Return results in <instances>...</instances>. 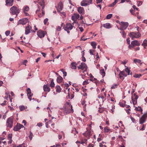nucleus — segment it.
<instances>
[{"label":"nucleus","instance_id":"4","mask_svg":"<svg viewBox=\"0 0 147 147\" xmlns=\"http://www.w3.org/2000/svg\"><path fill=\"white\" fill-rule=\"evenodd\" d=\"M129 36L132 40H134L135 38H138L141 36V34L138 32H131L129 33Z\"/></svg>","mask_w":147,"mask_h":147},{"label":"nucleus","instance_id":"16","mask_svg":"<svg viewBox=\"0 0 147 147\" xmlns=\"http://www.w3.org/2000/svg\"><path fill=\"white\" fill-rule=\"evenodd\" d=\"M63 8V6L62 3L61 2H60L58 4V7H57L58 11L60 12V11L62 10Z\"/></svg>","mask_w":147,"mask_h":147},{"label":"nucleus","instance_id":"59","mask_svg":"<svg viewBox=\"0 0 147 147\" xmlns=\"http://www.w3.org/2000/svg\"><path fill=\"white\" fill-rule=\"evenodd\" d=\"M126 36V34L125 33V32L124 31H123L122 32V36L124 38H125Z\"/></svg>","mask_w":147,"mask_h":147},{"label":"nucleus","instance_id":"47","mask_svg":"<svg viewBox=\"0 0 147 147\" xmlns=\"http://www.w3.org/2000/svg\"><path fill=\"white\" fill-rule=\"evenodd\" d=\"M61 70L63 73V76L64 77L66 76H67V72L66 71H64L63 69H61Z\"/></svg>","mask_w":147,"mask_h":147},{"label":"nucleus","instance_id":"64","mask_svg":"<svg viewBox=\"0 0 147 147\" xmlns=\"http://www.w3.org/2000/svg\"><path fill=\"white\" fill-rule=\"evenodd\" d=\"M65 88L66 89H67L68 88L69 86V85L67 84H65Z\"/></svg>","mask_w":147,"mask_h":147},{"label":"nucleus","instance_id":"60","mask_svg":"<svg viewBox=\"0 0 147 147\" xmlns=\"http://www.w3.org/2000/svg\"><path fill=\"white\" fill-rule=\"evenodd\" d=\"M48 19L47 18L45 19L44 21V22L45 24H46L47 22H48Z\"/></svg>","mask_w":147,"mask_h":147},{"label":"nucleus","instance_id":"1","mask_svg":"<svg viewBox=\"0 0 147 147\" xmlns=\"http://www.w3.org/2000/svg\"><path fill=\"white\" fill-rule=\"evenodd\" d=\"M74 110L72 109V106L71 105L69 102H67L65 105L64 113L66 114L70 113H73Z\"/></svg>","mask_w":147,"mask_h":147},{"label":"nucleus","instance_id":"25","mask_svg":"<svg viewBox=\"0 0 147 147\" xmlns=\"http://www.w3.org/2000/svg\"><path fill=\"white\" fill-rule=\"evenodd\" d=\"M103 26L107 28H110L111 27V24L108 23L104 24L103 25Z\"/></svg>","mask_w":147,"mask_h":147},{"label":"nucleus","instance_id":"34","mask_svg":"<svg viewBox=\"0 0 147 147\" xmlns=\"http://www.w3.org/2000/svg\"><path fill=\"white\" fill-rule=\"evenodd\" d=\"M55 86V84L53 82V80H51V84H50V87L52 88L54 87Z\"/></svg>","mask_w":147,"mask_h":147},{"label":"nucleus","instance_id":"23","mask_svg":"<svg viewBox=\"0 0 147 147\" xmlns=\"http://www.w3.org/2000/svg\"><path fill=\"white\" fill-rule=\"evenodd\" d=\"M136 93H134V95H132L131 97V100H137L138 98V95H136Z\"/></svg>","mask_w":147,"mask_h":147},{"label":"nucleus","instance_id":"54","mask_svg":"<svg viewBox=\"0 0 147 147\" xmlns=\"http://www.w3.org/2000/svg\"><path fill=\"white\" fill-rule=\"evenodd\" d=\"M12 134H9L7 138L8 140L12 139Z\"/></svg>","mask_w":147,"mask_h":147},{"label":"nucleus","instance_id":"48","mask_svg":"<svg viewBox=\"0 0 147 147\" xmlns=\"http://www.w3.org/2000/svg\"><path fill=\"white\" fill-rule=\"evenodd\" d=\"M87 141V140L86 139H84L83 140H82L81 141V144H83L84 143H86Z\"/></svg>","mask_w":147,"mask_h":147},{"label":"nucleus","instance_id":"21","mask_svg":"<svg viewBox=\"0 0 147 147\" xmlns=\"http://www.w3.org/2000/svg\"><path fill=\"white\" fill-rule=\"evenodd\" d=\"M89 5V3H88L87 1L84 0L82 1L81 3V5L82 6H85Z\"/></svg>","mask_w":147,"mask_h":147},{"label":"nucleus","instance_id":"51","mask_svg":"<svg viewBox=\"0 0 147 147\" xmlns=\"http://www.w3.org/2000/svg\"><path fill=\"white\" fill-rule=\"evenodd\" d=\"M13 147H25V146L23 144H21L18 146H14Z\"/></svg>","mask_w":147,"mask_h":147},{"label":"nucleus","instance_id":"12","mask_svg":"<svg viewBox=\"0 0 147 147\" xmlns=\"http://www.w3.org/2000/svg\"><path fill=\"white\" fill-rule=\"evenodd\" d=\"M24 127V126L20 123H17V124L13 128V130L15 131H17L20 129L21 128Z\"/></svg>","mask_w":147,"mask_h":147},{"label":"nucleus","instance_id":"7","mask_svg":"<svg viewBox=\"0 0 147 147\" xmlns=\"http://www.w3.org/2000/svg\"><path fill=\"white\" fill-rule=\"evenodd\" d=\"M147 118V111L141 117L139 120V123L143 124L146 121V118Z\"/></svg>","mask_w":147,"mask_h":147},{"label":"nucleus","instance_id":"62","mask_svg":"<svg viewBox=\"0 0 147 147\" xmlns=\"http://www.w3.org/2000/svg\"><path fill=\"white\" fill-rule=\"evenodd\" d=\"M85 101L84 100H83L81 101V104L82 105H84L85 104Z\"/></svg>","mask_w":147,"mask_h":147},{"label":"nucleus","instance_id":"24","mask_svg":"<svg viewBox=\"0 0 147 147\" xmlns=\"http://www.w3.org/2000/svg\"><path fill=\"white\" fill-rule=\"evenodd\" d=\"M77 64L76 62H73L71 64V68L72 69H76V65Z\"/></svg>","mask_w":147,"mask_h":147},{"label":"nucleus","instance_id":"13","mask_svg":"<svg viewBox=\"0 0 147 147\" xmlns=\"http://www.w3.org/2000/svg\"><path fill=\"white\" fill-rule=\"evenodd\" d=\"M46 32L44 31L39 30L37 32L38 36L40 38L44 37Z\"/></svg>","mask_w":147,"mask_h":147},{"label":"nucleus","instance_id":"45","mask_svg":"<svg viewBox=\"0 0 147 147\" xmlns=\"http://www.w3.org/2000/svg\"><path fill=\"white\" fill-rule=\"evenodd\" d=\"M132 101L133 104L134 105V107H135V105L137 103V100H131Z\"/></svg>","mask_w":147,"mask_h":147},{"label":"nucleus","instance_id":"5","mask_svg":"<svg viewBox=\"0 0 147 147\" xmlns=\"http://www.w3.org/2000/svg\"><path fill=\"white\" fill-rule=\"evenodd\" d=\"M13 117L12 116L7 119L6 121V126L10 128H11L13 126Z\"/></svg>","mask_w":147,"mask_h":147},{"label":"nucleus","instance_id":"32","mask_svg":"<svg viewBox=\"0 0 147 147\" xmlns=\"http://www.w3.org/2000/svg\"><path fill=\"white\" fill-rule=\"evenodd\" d=\"M142 45L144 46V48H146L147 46V40H144L142 44Z\"/></svg>","mask_w":147,"mask_h":147},{"label":"nucleus","instance_id":"31","mask_svg":"<svg viewBox=\"0 0 147 147\" xmlns=\"http://www.w3.org/2000/svg\"><path fill=\"white\" fill-rule=\"evenodd\" d=\"M135 110L137 111H139L140 112H142V109L141 107H135Z\"/></svg>","mask_w":147,"mask_h":147},{"label":"nucleus","instance_id":"43","mask_svg":"<svg viewBox=\"0 0 147 147\" xmlns=\"http://www.w3.org/2000/svg\"><path fill=\"white\" fill-rule=\"evenodd\" d=\"M29 8L28 6H26L24 9V12L28 11H29Z\"/></svg>","mask_w":147,"mask_h":147},{"label":"nucleus","instance_id":"29","mask_svg":"<svg viewBox=\"0 0 147 147\" xmlns=\"http://www.w3.org/2000/svg\"><path fill=\"white\" fill-rule=\"evenodd\" d=\"M134 62L136 64L137 63H140L141 65L142 64L141 61L140 59H135L134 60Z\"/></svg>","mask_w":147,"mask_h":147},{"label":"nucleus","instance_id":"58","mask_svg":"<svg viewBox=\"0 0 147 147\" xmlns=\"http://www.w3.org/2000/svg\"><path fill=\"white\" fill-rule=\"evenodd\" d=\"M142 3V2L141 1H140L138 2V3L137 5L138 6H139L140 5H141Z\"/></svg>","mask_w":147,"mask_h":147},{"label":"nucleus","instance_id":"46","mask_svg":"<svg viewBox=\"0 0 147 147\" xmlns=\"http://www.w3.org/2000/svg\"><path fill=\"white\" fill-rule=\"evenodd\" d=\"M125 70V72L127 73L128 75L130 74V71L128 67H127L126 68Z\"/></svg>","mask_w":147,"mask_h":147},{"label":"nucleus","instance_id":"30","mask_svg":"<svg viewBox=\"0 0 147 147\" xmlns=\"http://www.w3.org/2000/svg\"><path fill=\"white\" fill-rule=\"evenodd\" d=\"M146 125L142 124V125L140 126L139 127L140 130L143 131L145 129Z\"/></svg>","mask_w":147,"mask_h":147},{"label":"nucleus","instance_id":"39","mask_svg":"<svg viewBox=\"0 0 147 147\" xmlns=\"http://www.w3.org/2000/svg\"><path fill=\"white\" fill-rule=\"evenodd\" d=\"M104 130L105 133H107L109 132L110 129L108 128V127H107L104 128Z\"/></svg>","mask_w":147,"mask_h":147},{"label":"nucleus","instance_id":"35","mask_svg":"<svg viewBox=\"0 0 147 147\" xmlns=\"http://www.w3.org/2000/svg\"><path fill=\"white\" fill-rule=\"evenodd\" d=\"M56 91L58 92H60L61 91V88L59 86H57L56 87Z\"/></svg>","mask_w":147,"mask_h":147},{"label":"nucleus","instance_id":"9","mask_svg":"<svg viewBox=\"0 0 147 147\" xmlns=\"http://www.w3.org/2000/svg\"><path fill=\"white\" fill-rule=\"evenodd\" d=\"M74 22L73 23V25L70 23H67L65 26L64 27V30H67L68 29L69 30H71L72 29L73 27V24Z\"/></svg>","mask_w":147,"mask_h":147},{"label":"nucleus","instance_id":"8","mask_svg":"<svg viewBox=\"0 0 147 147\" xmlns=\"http://www.w3.org/2000/svg\"><path fill=\"white\" fill-rule=\"evenodd\" d=\"M106 96V94L105 92H104L99 95L98 97L100 100L102 101V102H103L106 99L105 98Z\"/></svg>","mask_w":147,"mask_h":147},{"label":"nucleus","instance_id":"20","mask_svg":"<svg viewBox=\"0 0 147 147\" xmlns=\"http://www.w3.org/2000/svg\"><path fill=\"white\" fill-rule=\"evenodd\" d=\"M131 44L134 46V47L135 46H139L140 45L139 42L136 40L133 41L131 42Z\"/></svg>","mask_w":147,"mask_h":147},{"label":"nucleus","instance_id":"40","mask_svg":"<svg viewBox=\"0 0 147 147\" xmlns=\"http://www.w3.org/2000/svg\"><path fill=\"white\" fill-rule=\"evenodd\" d=\"M117 0H115V1L114 2H113V3L110 5V7L113 6L114 5H115V4L117 3Z\"/></svg>","mask_w":147,"mask_h":147},{"label":"nucleus","instance_id":"14","mask_svg":"<svg viewBox=\"0 0 147 147\" xmlns=\"http://www.w3.org/2000/svg\"><path fill=\"white\" fill-rule=\"evenodd\" d=\"M92 134L91 131L90 130H87L85 133L83 134V135L88 139L90 138Z\"/></svg>","mask_w":147,"mask_h":147},{"label":"nucleus","instance_id":"27","mask_svg":"<svg viewBox=\"0 0 147 147\" xmlns=\"http://www.w3.org/2000/svg\"><path fill=\"white\" fill-rule=\"evenodd\" d=\"M106 144L105 142L102 141V142L99 143V146L100 147H107L105 145Z\"/></svg>","mask_w":147,"mask_h":147},{"label":"nucleus","instance_id":"63","mask_svg":"<svg viewBox=\"0 0 147 147\" xmlns=\"http://www.w3.org/2000/svg\"><path fill=\"white\" fill-rule=\"evenodd\" d=\"M61 27L60 26H58L57 28V30L59 31L61 30Z\"/></svg>","mask_w":147,"mask_h":147},{"label":"nucleus","instance_id":"61","mask_svg":"<svg viewBox=\"0 0 147 147\" xmlns=\"http://www.w3.org/2000/svg\"><path fill=\"white\" fill-rule=\"evenodd\" d=\"M117 85L116 84H115V85H113L111 87V88L112 89H115V88H117Z\"/></svg>","mask_w":147,"mask_h":147},{"label":"nucleus","instance_id":"49","mask_svg":"<svg viewBox=\"0 0 147 147\" xmlns=\"http://www.w3.org/2000/svg\"><path fill=\"white\" fill-rule=\"evenodd\" d=\"M112 16V14H108L106 18L107 19H110V18H111Z\"/></svg>","mask_w":147,"mask_h":147},{"label":"nucleus","instance_id":"10","mask_svg":"<svg viewBox=\"0 0 147 147\" xmlns=\"http://www.w3.org/2000/svg\"><path fill=\"white\" fill-rule=\"evenodd\" d=\"M78 68L79 69H80L82 70H84V71L86 70L87 68V66L85 63L82 62L81 63V65L78 67Z\"/></svg>","mask_w":147,"mask_h":147},{"label":"nucleus","instance_id":"15","mask_svg":"<svg viewBox=\"0 0 147 147\" xmlns=\"http://www.w3.org/2000/svg\"><path fill=\"white\" fill-rule=\"evenodd\" d=\"M26 91L27 93V95L28 98L31 101V100L32 96L33 95V94L31 93V90L30 88H27Z\"/></svg>","mask_w":147,"mask_h":147},{"label":"nucleus","instance_id":"18","mask_svg":"<svg viewBox=\"0 0 147 147\" xmlns=\"http://www.w3.org/2000/svg\"><path fill=\"white\" fill-rule=\"evenodd\" d=\"M43 89L44 91L49 92L51 90L48 84L44 85L43 86Z\"/></svg>","mask_w":147,"mask_h":147},{"label":"nucleus","instance_id":"36","mask_svg":"<svg viewBox=\"0 0 147 147\" xmlns=\"http://www.w3.org/2000/svg\"><path fill=\"white\" fill-rule=\"evenodd\" d=\"M90 82V80H87L86 81L83 82V85H86L89 84Z\"/></svg>","mask_w":147,"mask_h":147},{"label":"nucleus","instance_id":"41","mask_svg":"<svg viewBox=\"0 0 147 147\" xmlns=\"http://www.w3.org/2000/svg\"><path fill=\"white\" fill-rule=\"evenodd\" d=\"M19 109L20 111H22L25 109V107L24 106H20L19 107Z\"/></svg>","mask_w":147,"mask_h":147},{"label":"nucleus","instance_id":"56","mask_svg":"<svg viewBox=\"0 0 147 147\" xmlns=\"http://www.w3.org/2000/svg\"><path fill=\"white\" fill-rule=\"evenodd\" d=\"M10 33V31H6L5 32V34L6 36H8Z\"/></svg>","mask_w":147,"mask_h":147},{"label":"nucleus","instance_id":"55","mask_svg":"<svg viewBox=\"0 0 147 147\" xmlns=\"http://www.w3.org/2000/svg\"><path fill=\"white\" fill-rule=\"evenodd\" d=\"M119 104L121 107H124L125 106V104H123V103L122 102H120L119 103Z\"/></svg>","mask_w":147,"mask_h":147},{"label":"nucleus","instance_id":"2","mask_svg":"<svg viewBox=\"0 0 147 147\" xmlns=\"http://www.w3.org/2000/svg\"><path fill=\"white\" fill-rule=\"evenodd\" d=\"M41 1H42L40 2L39 4H40V6L41 7H42V14H40L39 13V12L40 11V9L39 8V7H38V9H37L36 12V13L38 14V15L39 17H41L45 14V11L43 10L44 7V2L43 0H41Z\"/></svg>","mask_w":147,"mask_h":147},{"label":"nucleus","instance_id":"28","mask_svg":"<svg viewBox=\"0 0 147 147\" xmlns=\"http://www.w3.org/2000/svg\"><path fill=\"white\" fill-rule=\"evenodd\" d=\"M63 80V78L61 76H59L57 78V82L60 83Z\"/></svg>","mask_w":147,"mask_h":147},{"label":"nucleus","instance_id":"6","mask_svg":"<svg viewBox=\"0 0 147 147\" xmlns=\"http://www.w3.org/2000/svg\"><path fill=\"white\" fill-rule=\"evenodd\" d=\"M120 26L119 28V29L121 30H123L126 29L129 25V24L127 22H121L120 23Z\"/></svg>","mask_w":147,"mask_h":147},{"label":"nucleus","instance_id":"38","mask_svg":"<svg viewBox=\"0 0 147 147\" xmlns=\"http://www.w3.org/2000/svg\"><path fill=\"white\" fill-rule=\"evenodd\" d=\"M100 72L101 73V75L102 77H104L105 76V71L104 69H102L100 70Z\"/></svg>","mask_w":147,"mask_h":147},{"label":"nucleus","instance_id":"44","mask_svg":"<svg viewBox=\"0 0 147 147\" xmlns=\"http://www.w3.org/2000/svg\"><path fill=\"white\" fill-rule=\"evenodd\" d=\"M71 19L72 20L74 21V23H75V21L77 20V19L76 18V17L75 16L74 14L72 16Z\"/></svg>","mask_w":147,"mask_h":147},{"label":"nucleus","instance_id":"50","mask_svg":"<svg viewBox=\"0 0 147 147\" xmlns=\"http://www.w3.org/2000/svg\"><path fill=\"white\" fill-rule=\"evenodd\" d=\"M30 136H29V138L30 139V140H31L32 138V136H33V134L31 132H30Z\"/></svg>","mask_w":147,"mask_h":147},{"label":"nucleus","instance_id":"22","mask_svg":"<svg viewBox=\"0 0 147 147\" xmlns=\"http://www.w3.org/2000/svg\"><path fill=\"white\" fill-rule=\"evenodd\" d=\"M14 0H6L5 5H6L8 4L10 6H12L13 5V3Z\"/></svg>","mask_w":147,"mask_h":147},{"label":"nucleus","instance_id":"19","mask_svg":"<svg viewBox=\"0 0 147 147\" xmlns=\"http://www.w3.org/2000/svg\"><path fill=\"white\" fill-rule=\"evenodd\" d=\"M32 29L31 27L30 26V25H28L26 28L25 30V33L26 34H28L30 32V30Z\"/></svg>","mask_w":147,"mask_h":147},{"label":"nucleus","instance_id":"33","mask_svg":"<svg viewBox=\"0 0 147 147\" xmlns=\"http://www.w3.org/2000/svg\"><path fill=\"white\" fill-rule=\"evenodd\" d=\"M91 45L93 47V48L95 49L96 48V43L94 42H92L91 43Z\"/></svg>","mask_w":147,"mask_h":147},{"label":"nucleus","instance_id":"26","mask_svg":"<svg viewBox=\"0 0 147 147\" xmlns=\"http://www.w3.org/2000/svg\"><path fill=\"white\" fill-rule=\"evenodd\" d=\"M119 77L120 78L123 76H125V77L127 76V75L125 74L124 71H120L119 74Z\"/></svg>","mask_w":147,"mask_h":147},{"label":"nucleus","instance_id":"42","mask_svg":"<svg viewBox=\"0 0 147 147\" xmlns=\"http://www.w3.org/2000/svg\"><path fill=\"white\" fill-rule=\"evenodd\" d=\"M104 109L103 108H99L98 110L100 113H102L104 111Z\"/></svg>","mask_w":147,"mask_h":147},{"label":"nucleus","instance_id":"52","mask_svg":"<svg viewBox=\"0 0 147 147\" xmlns=\"http://www.w3.org/2000/svg\"><path fill=\"white\" fill-rule=\"evenodd\" d=\"M94 50H93L92 49H90L89 50V52L90 55H94Z\"/></svg>","mask_w":147,"mask_h":147},{"label":"nucleus","instance_id":"11","mask_svg":"<svg viewBox=\"0 0 147 147\" xmlns=\"http://www.w3.org/2000/svg\"><path fill=\"white\" fill-rule=\"evenodd\" d=\"M28 22V19L26 18L20 20L18 22V24H22L24 25L26 24Z\"/></svg>","mask_w":147,"mask_h":147},{"label":"nucleus","instance_id":"17","mask_svg":"<svg viewBox=\"0 0 147 147\" xmlns=\"http://www.w3.org/2000/svg\"><path fill=\"white\" fill-rule=\"evenodd\" d=\"M77 11L79 13L81 14H84V10L82 7H78Z\"/></svg>","mask_w":147,"mask_h":147},{"label":"nucleus","instance_id":"57","mask_svg":"<svg viewBox=\"0 0 147 147\" xmlns=\"http://www.w3.org/2000/svg\"><path fill=\"white\" fill-rule=\"evenodd\" d=\"M129 45L128 46L129 48L130 49H131L132 48H134V46L132 45H130V44H129Z\"/></svg>","mask_w":147,"mask_h":147},{"label":"nucleus","instance_id":"53","mask_svg":"<svg viewBox=\"0 0 147 147\" xmlns=\"http://www.w3.org/2000/svg\"><path fill=\"white\" fill-rule=\"evenodd\" d=\"M74 15L76 17V18L77 19L79 18L80 15L78 14L74 13Z\"/></svg>","mask_w":147,"mask_h":147},{"label":"nucleus","instance_id":"3","mask_svg":"<svg viewBox=\"0 0 147 147\" xmlns=\"http://www.w3.org/2000/svg\"><path fill=\"white\" fill-rule=\"evenodd\" d=\"M20 9L18 8L15 6L11 7L10 9V13L12 15H16V17L18 14H19L20 11Z\"/></svg>","mask_w":147,"mask_h":147},{"label":"nucleus","instance_id":"37","mask_svg":"<svg viewBox=\"0 0 147 147\" xmlns=\"http://www.w3.org/2000/svg\"><path fill=\"white\" fill-rule=\"evenodd\" d=\"M141 76L140 74H135L133 76V77L135 78H139Z\"/></svg>","mask_w":147,"mask_h":147}]
</instances>
